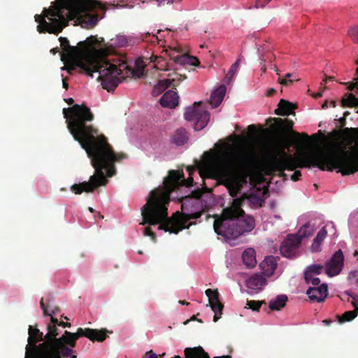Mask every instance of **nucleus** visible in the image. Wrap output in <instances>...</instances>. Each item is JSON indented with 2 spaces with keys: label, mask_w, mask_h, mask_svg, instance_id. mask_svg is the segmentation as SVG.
Wrapping results in <instances>:
<instances>
[{
  "label": "nucleus",
  "mask_w": 358,
  "mask_h": 358,
  "mask_svg": "<svg viewBox=\"0 0 358 358\" xmlns=\"http://www.w3.org/2000/svg\"><path fill=\"white\" fill-rule=\"evenodd\" d=\"M196 166H187V180L178 171H170L164 179L163 186L150 192L146 204L141 208L145 223L155 225L159 229L178 234L189 228L194 222L195 215L175 213L167 217L166 205L169 202L170 193L180 186L189 187L192 174L199 169L200 178H214L223 182L234 201L238 200L240 206L247 199L252 206H262L263 192L251 188L252 179L256 173L270 175L285 169L294 170L298 167L313 165L322 170L337 169L343 175L358 171V129H353L352 136L344 140H331L321 148L315 150L299 149L296 155L287 154L284 148L271 154L259 162L255 148L252 145L239 146L235 143H216L213 149L204 152L201 161H196Z\"/></svg>",
  "instance_id": "nucleus-1"
},
{
  "label": "nucleus",
  "mask_w": 358,
  "mask_h": 358,
  "mask_svg": "<svg viewBox=\"0 0 358 358\" xmlns=\"http://www.w3.org/2000/svg\"><path fill=\"white\" fill-rule=\"evenodd\" d=\"M63 115L66 119L69 130L85 150L95 169L88 182L74 184L71 190L76 194L92 192L96 187L106 184L103 169L108 177L115 174L114 162L121 156L113 152L102 134H99L97 130L86 124L93 119V115L87 107L76 104L71 108H64Z\"/></svg>",
  "instance_id": "nucleus-2"
},
{
  "label": "nucleus",
  "mask_w": 358,
  "mask_h": 358,
  "mask_svg": "<svg viewBox=\"0 0 358 358\" xmlns=\"http://www.w3.org/2000/svg\"><path fill=\"white\" fill-rule=\"evenodd\" d=\"M61 45L64 50L61 59L64 64L62 70H66L70 73L76 67L80 68L86 74L100 81L103 88L108 92L113 90L126 77L140 78L144 75L146 64L141 58L136 60L133 69L129 68L124 62L118 65L105 63L99 66L96 57L90 53L92 50L103 51L95 38L80 41L76 46H70L68 41L62 38Z\"/></svg>",
  "instance_id": "nucleus-3"
},
{
  "label": "nucleus",
  "mask_w": 358,
  "mask_h": 358,
  "mask_svg": "<svg viewBox=\"0 0 358 358\" xmlns=\"http://www.w3.org/2000/svg\"><path fill=\"white\" fill-rule=\"evenodd\" d=\"M103 6L96 0H56L48 9H44L43 15H36L39 32L58 33L66 25L68 20H74L83 27H91L96 24L98 17L91 11Z\"/></svg>",
  "instance_id": "nucleus-4"
},
{
  "label": "nucleus",
  "mask_w": 358,
  "mask_h": 358,
  "mask_svg": "<svg viewBox=\"0 0 358 358\" xmlns=\"http://www.w3.org/2000/svg\"><path fill=\"white\" fill-rule=\"evenodd\" d=\"M254 227V218L243 214L238 199L233 201L231 206L224 209L222 215L215 217L213 223L215 233L227 240L234 239L250 232Z\"/></svg>",
  "instance_id": "nucleus-5"
},
{
  "label": "nucleus",
  "mask_w": 358,
  "mask_h": 358,
  "mask_svg": "<svg viewBox=\"0 0 358 358\" xmlns=\"http://www.w3.org/2000/svg\"><path fill=\"white\" fill-rule=\"evenodd\" d=\"M47 331L41 347L48 346L49 358H77L76 351L62 341L63 335L57 338L59 332L56 325H48Z\"/></svg>",
  "instance_id": "nucleus-6"
},
{
  "label": "nucleus",
  "mask_w": 358,
  "mask_h": 358,
  "mask_svg": "<svg viewBox=\"0 0 358 358\" xmlns=\"http://www.w3.org/2000/svg\"><path fill=\"white\" fill-rule=\"evenodd\" d=\"M92 37L96 39L97 43L99 45H100L101 49L103 50L99 51L96 50H92V51H90V53H92V55H94L96 57V60L97 61L99 66H101L105 63H109L105 57L112 51V48L125 47L129 44L133 43L132 42L134 40L133 37L131 36H126L124 35L118 34L116 35L114 38H111L110 41L107 44L103 43V38H97L94 36H91L87 38L85 41Z\"/></svg>",
  "instance_id": "nucleus-7"
},
{
  "label": "nucleus",
  "mask_w": 358,
  "mask_h": 358,
  "mask_svg": "<svg viewBox=\"0 0 358 358\" xmlns=\"http://www.w3.org/2000/svg\"><path fill=\"white\" fill-rule=\"evenodd\" d=\"M107 332L106 329L99 330L79 327L75 333L64 331L62 341L66 342V345L73 350L76 346V341L80 337L85 336L92 341L102 342L106 339Z\"/></svg>",
  "instance_id": "nucleus-8"
},
{
  "label": "nucleus",
  "mask_w": 358,
  "mask_h": 358,
  "mask_svg": "<svg viewBox=\"0 0 358 358\" xmlns=\"http://www.w3.org/2000/svg\"><path fill=\"white\" fill-rule=\"evenodd\" d=\"M185 118L194 122V129L200 131L207 125L210 115L202 106V102H196L192 106L187 108Z\"/></svg>",
  "instance_id": "nucleus-9"
},
{
  "label": "nucleus",
  "mask_w": 358,
  "mask_h": 358,
  "mask_svg": "<svg viewBox=\"0 0 358 358\" xmlns=\"http://www.w3.org/2000/svg\"><path fill=\"white\" fill-rule=\"evenodd\" d=\"M315 226L308 222L301 226L296 234H288L281 246H299L304 238L311 236L314 231Z\"/></svg>",
  "instance_id": "nucleus-10"
},
{
  "label": "nucleus",
  "mask_w": 358,
  "mask_h": 358,
  "mask_svg": "<svg viewBox=\"0 0 358 358\" xmlns=\"http://www.w3.org/2000/svg\"><path fill=\"white\" fill-rule=\"evenodd\" d=\"M344 266V255L341 250L336 251L326 263V273L332 277L338 275Z\"/></svg>",
  "instance_id": "nucleus-11"
},
{
  "label": "nucleus",
  "mask_w": 358,
  "mask_h": 358,
  "mask_svg": "<svg viewBox=\"0 0 358 358\" xmlns=\"http://www.w3.org/2000/svg\"><path fill=\"white\" fill-rule=\"evenodd\" d=\"M336 236V229L334 223L328 222L317 231L312 246H320L324 243L325 238H334Z\"/></svg>",
  "instance_id": "nucleus-12"
},
{
  "label": "nucleus",
  "mask_w": 358,
  "mask_h": 358,
  "mask_svg": "<svg viewBox=\"0 0 358 358\" xmlns=\"http://www.w3.org/2000/svg\"><path fill=\"white\" fill-rule=\"evenodd\" d=\"M166 55L178 65L184 66L185 64H189L192 66H197L199 64L197 58L190 57L186 54L179 55V50L176 48L166 50Z\"/></svg>",
  "instance_id": "nucleus-13"
},
{
  "label": "nucleus",
  "mask_w": 358,
  "mask_h": 358,
  "mask_svg": "<svg viewBox=\"0 0 358 358\" xmlns=\"http://www.w3.org/2000/svg\"><path fill=\"white\" fill-rule=\"evenodd\" d=\"M205 293L208 298L209 305L212 310L215 313L213 321L216 322L222 316L224 306L219 300V293L217 290L207 289Z\"/></svg>",
  "instance_id": "nucleus-14"
},
{
  "label": "nucleus",
  "mask_w": 358,
  "mask_h": 358,
  "mask_svg": "<svg viewBox=\"0 0 358 358\" xmlns=\"http://www.w3.org/2000/svg\"><path fill=\"white\" fill-rule=\"evenodd\" d=\"M266 283L267 280L264 273H257L246 280L245 285L248 289L254 290L255 293H257L263 289Z\"/></svg>",
  "instance_id": "nucleus-15"
},
{
  "label": "nucleus",
  "mask_w": 358,
  "mask_h": 358,
  "mask_svg": "<svg viewBox=\"0 0 358 358\" xmlns=\"http://www.w3.org/2000/svg\"><path fill=\"white\" fill-rule=\"evenodd\" d=\"M327 285L323 283L317 287H309L306 291V294L311 301L321 302L323 301L327 296Z\"/></svg>",
  "instance_id": "nucleus-16"
},
{
  "label": "nucleus",
  "mask_w": 358,
  "mask_h": 358,
  "mask_svg": "<svg viewBox=\"0 0 358 358\" xmlns=\"http://www.w3.org/2000/svg\"><path fill=\"white\" fill-rule=\"evenodd\" d=\"M351 93L346 94L342 99V105L344 106H358V79L355 83H351L349 87Z\"/></svg>",
  "instance_id": "nucleus-17"
},
{
  "label": "nucleus",
  "mask_w": 358,
  "mask_h": 358,
  "mask_svg": "<svg viewBox=\"0 0 358 358\" xmlns=\"http://www.w3.org/2000/svg\"><path fill=\"white\" fill-rule=\"evenodd\" d=\"M160 104L164 108H174L179 103V96L173 90L167 91L160 99Z\"/></svg>",
  "instance_id": "nucleus-18"
},
{
  "label": "nucleus",
  "mask_w": 358,
  "mask_h": 358,
  "mask_svg": "<svg viewBox=\"0 0 358 358\" xmlns=\"http://www.w3.org/2000/svg\"><path fill=\"white\" fill-rule=\"evenodd\" d=\"M180 80V78H178V77L176 78L172 75H169L168 78L159 80L158 83L154 87L152 90V94L154 96L159 95L169 86H175Z\"/></svg>",
  "instance_id": "nucleus-19"
},
{
  "label": "nucleus",
  "mask_w": 358,
  "mask_h": 358,
  "mask_svg": "<svg viewBox=\"0 0 358 358\" xmlns=\"http://www.w3.org/2000/svg\"><path fill=\"white\" fill-rule=\"evenodd\" d=\"M185 358H210L208 354L201 346L194 348H186L184 350ZM171 358H181L179 355H175Z\"/></svg>",
  "instance_id": "nucleus-20"
},
{
  "label": "nucleus",
  "mask_w": 358,
  "mask_h": 358,
  "mask_svg": "<svg viewBox=\"0 0 358 358\" xmlns=\"http://www.w3.org/2000/svg\"><path fill=\"white\" fill-rule=\"evenodd\" d=\"M226 91L227 89L224 85L219 86L213 91L209 100V103L213 108L217 107L222 103L225 96Z\"/></svg>",
  "instance_id": "nucleus-21"
},
{
  "label": "nucleus",
  "mask_w": 358,
  "mask_h": 358,
  "mask_svg": "<svg viewBox=\"0 0 358 358\" xmlns=\"http://www.w3.org/2000/svg\"><path fill=\"white\" fill-rule=\"evenodd\" d=\"M244 265L248 268H252L257 265L256 252L254 248H247L242 254Z\"/></svg>",
  "instance_id": "nucleus-22"
},
{
  "label": "nucleus",
  "mask_w": 358,
  "mask_h": 358,
  "mask_svg": "<svg viewBox=\"0 0 358 358\" xmlns=\"http://www.w3.org/2000/svg\"><path fill=\"white\" fill-rule=\"evenodd\" d=\"M294 106L284 99H281L278 103V108L275 110V113L280 115H288L292 113Z\"/></svg>",
  "instance_id": "nucleus-23"
},
{
  "label": "nucleus",
  "mask_w": 358,
  "mask_h": 358,
  "mask_svg": "<svg viewBox=\"0 0 358 358\" xmlns=\"http://www.w3.org/2000/svg\"><path fill=\"white\" fill-rule=\"evenodd\" d=\"M278 258L273 256L266 257L260 266L266 272L272 274L277 268Z\"/></svg>",
  "instance_id": "nucleus-24"
},
{
  "label": "nucleus",
  "mask_w": 358,
  "mask_h": 358,
  "mask_svg": "<svg viewBox=\"0 0 358 358\" xmlns=\"http://www.w3.org/2000/svg\"><path fill=\"white\" fill-rule=\"evenodd\" d=\"M288 298L286 295H278L275 299L270 301L268 308L271 310H280L286 305Z\"/></svg>",
  "instance_id": "nucleus-25"
},
{
  "label": "nucleus",
  "mask_w": 358,
  "mask_h": 358,
  "mask_svg": "<svg viewBox=\"0 0 358 358\" xmlns=\"http://www.w3.org/2000/svg\"><path fill=\"white\" fill-rule=\"evenodd\" d=\"M322 269L323 266L319 264H313L308 266L304 271V279L306 282L309 283L312 276L320 274Z\"/></svg>",
  "instance_id": "nucleus-26"
},
{
  "label": "nucleus",
  "mask_w": 358,
  "mask_h": 358,
  "mask_svg": "<svg viewBox=\"0 0 358 358\" xmlns=\"http://www.w3.org/2000/svg\"><path fill=\"white\" fill-rule=\"evenodd\" d=\"M357 312L358 308H356L354 310L346 311L342 315H337L338 322L343 323L352 321L357 317Z\"/></svg>",
  "instance_id": "nucleus-27"
},
{
  "label": "nucleus",
  "mask_w": 358,
  "mask_h": 358,
  "mask_svg": "<svg viewBox=\"0 0 358 358\" xmlns=\"http://www.w3.org/2000/svg\"><path fill=\"white\" fill-rule=\"evenodd\" d=\"M280 254L287 258L294 259L299 256V248H279Z\"/></svg>",
  "instance_id": "nucleus-28"
},
{
  "label": "nucleus",
  "mask_w": 358,
  "mask_h": 358,
  "mask_svg": "<svg viewBox=\"0 0 358 358\" xmlns=\"http://www.w3.org/2000/svg\"><path fill=\"white\" fill-rule=\"evenodd\" d=\"M173 141L178 145H180L186 143L187 141V136L185 130H178L177 134L174 136Z\"/></svg>",
  "instance_id": "nucleus-29"
},
{
  "label": "nucleus",
  "mask_w": 358,
  "mask_h": 358,
  "mask_svg": "<svg viewBox=\"0 0 358 358\" xmlns=\"http://www.w3.org/2000/svg\"><path fill=\"white\" fill-rule=\"evenodd\" d=\"M265 301L247 300L246 307L253 311H259L262 305L265 304Z\"/></svg>",
  "instance_id": "nucleus-30"
},
{
  "label": "nucleus",
  "mask_w": 358,
  "mask_h": 358,
  "mask_svg": "<svg viewBox=\"0 0 358 358\" xmlns=\"http://www.w3.org/2000/svg\"><path fill=\"white\" fill-rule=\"evenodd\" d=\"M40 306L41 308V309L43 310V314L44 315H55L59 310V307L57 306H55L52 309H51V313H49L48 312V310H47V308L45 307V304L44 303V300H43V298H41V301H40Z\"/></svg>",
  "instance_id": "nucleus-31"
},
{
  "label": "nucleus",
  "mask_w": 358,
  "mask_h": 358,
  "mask_svg": "<svg viewBox=\"0 0 358 358\" xmlns=\"http://www.w3.org/2000/svg\"><path fill=\"white\" fill-rule=\"evenodd\" d=\"M149 59L151 62L155 63V67L159 69H164V64L166 63L164 62V59L162 57H157V56H151L149 57Z\"/></svg>",
  "instance_id": "nucleus-32"
},
{
  "label": "nucleus",
  "mask_w": 358,
  "mask_h": 358,
  "mask_svg": "<svg viewBox=\"0 0 358 358\" xmlns=\"http://www.w3.org/2000/svg\"><path fill=\"white\" fill-rule=\"evenodd\" d=\"M348 36L355 43H358V25L350 27Z\"/></svg>",
  "instance_id": "nucleus-33"
},
{
  "label": "nucleus",
  "mask_w": 358,
  "mask_h": 358,
  "mask_svg": "<svg viewBox=\"0 0 358 358\" xmlns=\"http://www.w3.org/2000/svg\"><path fill=\"white\" fill-rule=\"evenodd\" d=\"M239 64L240 59H237L236 62L231 66L228 74L227 75V79L229 80L234 77L239 69Z\"/></svg>",
  "instance_id": "nucleus-34"
},
{
  "label": "nucleus",
  "mask_w": 358,
  "mask_h": 358,
  "mask_svg": "<svg viewBox=\"0 0 358 358\" xmlns=\"http://www.w3.org/2000/svg\"><path fill=\"white\" fill-rule=\"evenodd\" d=\"M309 283H311L312 285H313L315 286H317L320 283V280L319 278H317V277L315 278V277L312 276V278H311V280H310Z\"/></svg>",
  "instance_id": "nucleus-35"
},
{
  "label": "nucleus",
  "mask_w": 358,
  "mask_h": 358,
  "mask_svg": "<svg viewBox=\"0 0 358 358\" xmlns=\"http://www.w3.org/2000/svg\"><path fill=\"white\" fill-rule=\"evenodd\" d=\"M146 358H159V356L154 353L152 350H150L145 353Z\"/></svg>",
  "instance_id": "nucleus-36"
},
{
  "label": "nucleus",
  "mask_w": 358,
  "mask_h": 358,
  "mask_svg": "<svg viewBox=\"0 0 358 358\" xmlns=\"http://www.w3.org/2000/svg\"><path fill=\"white\" fill-rule=\"evenodd\" d=\"M60 322L57 319L51 316L50 322L48 325H56V327L59 326Z\"/></svg>",
  "instance_id": "nucleus-37"
},
{
  "label": "nucleus",
  "mask_w": 358,
  "mask_h": 358,
  "mask_svg": "<svg viewBox=\"0 0 358 358\" xmlns=\"http://www.w3.org/2000/svg\"><path fill=\"white\" fill-rule=\"evenodd\" d=\"M45 300L48 304V307H50L51 302H54V297L52 294H48V295L46 296Z\"/></svg>",
  "instance_id": "nucleus-38"
},
{
  "label": "nucleus",
  "mask_w": 358,
  "mask_h": 358,
  "mask_svg": "<svg viewBox=\"0 0 358 358\" xmlns=\"http://www.w3.org/2000/svg\"><path fill=\"white\" fill-rule=\"evenodd\" d=\"M301 176L300 171H295L294 174L292 176V179L294 181L298 180Z\"/></svg>",
  "instance_id": "nucleus-39"
},
{
  "label": "nucleus",
  "mask_w": 358,
  "mask_h": 358,
  "mask_svg": "<svg viewBox=\"0 0 358 358\" xmlns=\"http://www.w3.org/2000/svg\"><path fill=\"white\" fill-rule=\"evenodd\" d=\"M278 81H279V83H280L281 85H288L289 83H291L292 82V80L281 79V78H279V79H278Z\"/></svg>",
  "instance_id": "nucleus-40"
},
{
  "label": "nucleus",
  "mask_w": 358,
  "mask_h": 358,
  "mask_svg": "<svg viewBox=\"0 0 358 358\" xmlns=\"http://www.w3.org/2000/svg\"><path fill=\"white\" fill-rule=\"evenodd\" d=\"M259 59H260V60L262 61V70L264 72H265L266 71V67H265L264 63L266 62V59L264 58V57H262V55L260 56Z\"/></svg>",
  "instance_id": "nucleus-41"
},
{
  "label": "nucleus",
  "mask_w": 358,
  "mask_h": 358,
  "mask_svg": "<svg viewBox=\"0 0 358 358\" xmlns=\"http://www.w3.org/2000/svg\"><path fill=\"white\" fill-rule=\"evenodd\" d=\"M59 326H61L62 327H71V323L64 322L63 321H61L60 323H59Z\"/></svg>",
  "instance_id": "nucleus-42"
},
{
  "label": "nucleus",
  "mask_w": 358,
  "mask_h": 358,
  "mask_svg": "<svg viewBox=\"0 0 358 358\" xmlns=\"http://www.w3.org/2000/svg\"><path fill=\"white\" fill-rule=\"evenodd\" d=\"M144 234L145 236H152V232L151 231V230L149 228H146L144 230Z\"/></svg>",
  "instance_id": "nucleus-43"
},
{
  "label": "nucleus",
  "mask_w": 358,
  "mask_h": 358,
  "mask_svg": "<svg viewBox=\"0 0 358 358\" xmlns=\"http://www.w3.org/2000/svg\"><path fill=\"white\" fill-rule=\"evenodd\" d=\"M248 129H249V131L250 132H255V127L254 125L249 126Z\"/></svg>",
  "instance_id": "nucleus-44"
},
{
  "label": "nucleus",
  "mask_w": 358,
  "mask_h": 358,
  "mask_svg": "<svg viewBox=\"0 0 358 358\" xmlns=\"http://www.w3.org/2000/svg\"><path fill=\"white\" fill-rule=\"evenodd\" d=\"M178 303H179L180 304H181V305H187H187H189V302H187V301H183V300H180V301H178Z\"/></svg>",
  "instance_id": "nucleus-45"
},
{
  "label": "nucleus",
  "mask_w": 358,
  "mask_h": 358,
  "mask_svg": "<svg viewBox=\"0 0 358 358\" xmlns=\"http://www.w3.org/2000/svg\"><path fill=\"white\" fill-rule=\"evenodd\" d=\"M62 85H63V87L65 88V89H67L68 87V84L66 83V82L65 81V79H62Z\"/></svg>",
  "instance_id": "nucleus-46"
},
{
  "label": "nucleus",
  "mask_w": 358,
  "mask_h": 358,
  "mask_svg": "<svg viewBox=\"0 0 358 358\" xmlns=\"http://www.w3.org/2000/svg\"><path fill=\"white\" fill-rule=\"evenodd\" d=\"M66 101L69 104L71 105L73 103V99L72 98H69L66 100Z\"/></svg>",
  "instance_id": "nucleus-47"
},
{
  "label": "nucleus",
  "mask_w": 358,
  "mask_h": 358,
  "mask_svg": "<svg viewBox=\"0 0 358 358\" xmlns=\"http://www.w3.org/2000/svg\"><path fill=\"white\" fill-rule=\"evenodd\" d=\"M323 322L325 323L327 325H330L331 324L332 321L330 320H325L323 321Z\"/></svg>",
  "instance_id": "nucleus-48"
},
{
  "label": "nucleus",
  "mask_w": 358,
  "mask_h": 358,
  "mask_svg": "<svg viewBox=\"0 0 358 358\" xmlns=\"http://www.w3.org/2000/svg\"><path fill=\"white\" fill-rule=\"evenodd\" d=\"M214 358H231V357L229 355H224V356L215 357Z\"/></svg>",
  "instance_id": "nucleus-49"
},
{
  "label": "nucleus",
  "mask_w": 358,
  "mask_h": 358,
  "mask_svg": "<svg viewBox=\"0 0 358 358\" xmlns=\"http://www.w3.org/2000/svg\"><path fill=\"white\" fill-rule=\"evenodd\" d=\"M274 92H275V90H274V89H273V88H271V89H270V90L268 91V93H267V94H268V95H271V94H273V93Z\"/></svg>",
  "instance_id": "nucleus-50"
},
{
  "label": "nucleus",
  "mask_w": 358,
  "mask_h": 358,
  "mask_svg": "<svg viewBox=\"0 0 358 358\" xmlns=\"http://www.w3.org/2000/svg\"><path fill=\"white\" fill-rule=\"evenodd\" d=\"M55 306V305L54 304V302H51L50 307H48V304L45 305V307L47 308V310H48V308L52 309Z\"/></svg>",
  "instance_id": "nucleus-51"
},
{
  "label": "nucleus",
  "mask_w": 358,
  "mask_h": 358,
  "mask_svg": "<svg viewBox=\"0 0 358 358\" xmlns=\"http://www.w3.org/2000/svg\"><path fill=\"white\" fill-rule=\"evenodd\" d=\"M318 248H312V252H315L320 251V250H318Z\"/></svg>",
  "instance_id": "nucleus-52"
},
{
  "label": "nucleus",
  "mask_w": 358,
  "mask_h": 358,
  "mask_svg": "<svg viewBox=\"0 0 358 358\" xmlns=\"http://www.w3.org/2000/svg\"><path fill=\"white\" fill-rule=\"evenodd\" d=\"M285 76H286V78H291V77H292V74H291V73H287V74L285 75Z\"/></svg>",
  "instance_id": "nucleus-53"
},
{
  "label": "nucleus",
  "mask_w": 358,
  "mask_h": 358,
  "mask_svg": "<svg viewBox=\"0 0 358 358\" xmlns=\"http://www.w3.org/2000/svg\"><path fill=\"white\" fill-rule=\"evenodd\" d=\"M197 320L196 316L195 315H193L191 318H190V320Z\"/></svg>",
  "instance_id": "nucleus-54"
},
{
  "label": "nucleus",
  "mask_w": 358,
  "mask_h": 358,
  "mask_svg": "<svg viewBox=\"0 0 358 358\" xmlns=\"http://www.w3.org/2000/svg\"><path fill=\"white\" fill-rule=\"evenodd\" d=\"M357 255H358V252L357 251H355L354 256L357 257Z\"/></svg>",
  "instance_id": "nucleus-55"
},
{
  "label": "nucleus",
  "mask_w": 358,
  "mask_h": 358,
  "mask_svg": "<svg viewBox=\"0 0 358 358\" xmlns=\"http://www.w3.org/2000/svg\"><path fill=\"white\" fill-rule=\"evenodd\" d=\"M138 254H139V255H142V254H143L142 250H138Z\"/></svg>",
  "instance_id": "nucleus-56"
},
{
  "label": "nucleus",
  "mask_w": 358,
  "mask_h": 358,
  "mask_svg": "<svg viewBox=\"0 0 358 358\" xmlns=\"http://www.w3.org/2000/svg\"><path fill=\"white\" fill-rule=\"evenodd\" d=\"M164 355H165V353H163V354H162V355H159V357H164Z\"/></svg>",
  "instance_id": "nucleus-57"
},
{
  "label": "nucleus",
  "mask_w": 358,
  "mask_h": 358,
  "mask_svg": "<svg viewBox=\"0 0 358 358\" xmlns=\"http://www.w3.org/2000/svg\"><path fill=\"white\" fill-rule=\"evenodd\" d=\"M62 317L64 318L65 320H69L67 317H65V316H62Z\"/></svg>",
  "instance_id": "nucleus-58"
},
{
  "label": "nucleus",
  "mask_w": 358,
  "mask_h": 358,
  "mask_svg": "<svg viewBox=\"0 0 358 358\" xmlns=\"http://www.w3.org/2000/svg\"><path fill=\"white\" fill-rule=\"evenodd\" d=\"M89 210H90L91 212H92V211H93V209H92V208H91V207H90V208H89Z\"/></svg>",
  "instance_id": "nucleus-59"
},
{
  "label": "nucleus",
  "mask_w": 358,
  "mask_h": 358,
  "mask_svg": "<svg viewBox=\"0 0 358 358\" xmlns=\"http://www.w3.org/2000/svg\"><path fill=\"white\" fill-rule=\"evenodd\" d=\"M289 128H291L292 127V123L289 124L288 126H287Z\"/></svg>",
  "instance_id": "nucleus-60"
},
{
  "label": "nucleus",
  "mask_w": 358,
  "mask_h": 358,
  "mask_svg": "<svg viewBox=\"0 0 358 358\" xmlns=\"http://www.w3.org/2000/svg\"><path fill=\"white\" fill-rule=\"evenodd\" d=\"M189 322V320H186V322H185V324H187Z\"/></svg>",
  "instance_id": "nucleus-61"
},
{
  "label": "nucleus",
  "mask_w": 358,
  "mask_h": 358,
  "mask_svg": "<svg viewBox=\"0 0 358 358\" xmlns=\"http://www.w3.org/2000/svg\"><path fill=\"white\" fill-rule=\"evenodd\" d=\"M197 321H199V322H202L201 320H197Z\"/></svg>",
  "instance_id": "nucleus-62"
},
{
  "label": "nucleus",
  "mask_w": 358,
  "mask_h": 358,
  "mask_svg": "<svg viewBox=\"0 0 358 358\" xmlns=\"http://www.w3.org/2000/svg\"><path fill=\"white\" fill-rule=\"evenodd\" d=\"M357 113H358V110H357Z\"/></svg>",
  "instance_id": "nucleus-63"
}]
</instances>
